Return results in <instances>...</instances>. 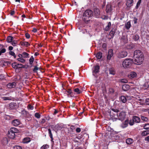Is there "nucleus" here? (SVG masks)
<instances>
[{
    "instance_id": "obj_1",
    "label": "nucleus",
    "mask_w": 149,
    "mask_h": 149,
    "mask_svg": "<svg viewBox=\"0 0 149 149\" xmlns=\"http://www.w3.org/2000/svg\"><path fill=\"white\" fill-rule=\"evenodd\" d=\"M134 56L135 58L134 61L137 65H140L144 60V56L142 52L139 50H136L134 53Z\"/></svg>"
},
{
    "instance_id": "obj_2",
    "label": "nucleus",
    "mask_w": 149,
    "mask_h": 149,
    "mask_svg": "<svg viewBox=\"0 0 149 149\" xmlns=\"http://www.w3.org/2000/svg\"><path fill=\"white\" fill-rule=\"evenodd\" d=\"M93 16V11L91 10H87L83 13V19L86 23L88 24Z\"/></svg>"
},
{
    "instance_id": "obj_3",
    "label": "nucleus",
    "mask_w": 149,
    "mask_h": 149,
    "mask_svg": "<svg viewBox=\"0 0 149 149\" xmlns=\"http://www.w3.org/2000/svg\"><path fill=\"white\" fill-rule=\"evenodd\" d=\"M17 128L14 127L11 128L8 132V137L11 139H13L15 136V133H17Z\"/></svg>"
},
{
    "instance_id": "obj_4",
    "label": "nucleus",
    "mask_w": 149,
    "mask_h": 149,
    "mask_svg": "<svg viewBox=\"0 0 149 149\" xmlns=\"http://www.w3.org/2000/svg\"><path fill=\"white\" fill-rule=\"evenodd\" d=\"M133 61V60L132 59H125L123 62V66L124 68H128L131 66Z\"/></svg>"
},
{
    "instance_id": "obj_5",
    "label": "nucleus",
    "mask_w": 149,
    "mask_h": 149,
    "mask_svg": "<svg viewBox=\"0 0 149 149\" xmlns=\"http://www.w3.org/2000/svg\"><path fill=\"white\" fill-rule=\"evenodd\" d=\"M50 126L52 130L56 132L61 130L63 127L62 125L59 124H57L56 125H51Z\"/></svg>"
},
{
    "instance_id": "obj_6",
    "label": "nucleus",
    "mask_w": 149,
    "mask_h": 149,
    "mask_svg": "<svg viewBox=\"0 0 149 149\" xmlns=\"http://www.w3.org/2000/svg\"><path fill=\"white\" fill-rule=\"evenodd\" d=\"M127 55V52L125 51L119 52L117 55V57L119 58H123L126 57Z\"/></svg>"
},
{
    "instance_id": "obj_7",
    "label": "nucleus",
    "mask_w": 149,
    "mask_h": 149,
    "mask_svg": "<svg viewBox=\"0 0 149 149\" xmlns=\"http://www.w3.org/2000/svg\"><path fill=\"white\" fill-rule=\"evenodd\" d=\"M117 116L118 120L123 121L125 118L126 114L125 112L122 111L119 113V115H118V114H117Z\"/></svg>"
},
{
    "instance_id": "obj_8",
    "label": "nucleus",
    "mask_w": 149,
    "mask_h": 149,
    "mask_svg": "<svg viewBox=\"0 0 149 149\" xmlns=\"http://www.w3.org/2000/svg\"><path fill=\"white\" fill-rule=\"evenodd\" d=\"M9 107L11 110L16 109L18 108L19 106L16 103L12 102L9 104Z\"/></svg>"
},
{
    "instance_id": "obj_9",
    "label": "nucleus",
    "mask_w": 149,
    "mask_h": 149,
    "mask_svg": "<svg viewBox=\"0 0 149 149\" xmlns=\"http://www.w3.org/2000/svg\"><path fill=\"white\" fill-rule=\"evenodd\" d=\"M66 92H67V95L68 97H72L73 95V93L72 88H67L65 89Z\"/></svg>"
},
{
    "instance_id": "obj_10",
    "label": "nucleus",
    "mask_w": 149,
    "mask_h": 149,
    "mask_svg": "<svg viewBox=\"0 0 149 149\" xmlns=\"http://www.w3.org/2000/svg\"><path fill=\"white\" fill-rule=\"evenodd\" d=\"M100 69V67L99 65H96L94 67V69L93 72V74L95 77H97V75L95 74L99 72V70Z\"/></svg>"
},
{
    "instance_id": "obj_11",
    "label": "nucleus",
    "mask_w": 149,
    "mask_h": 149,
    "mask_svg": "<svg viewBox=\"0 0 149 149\" xmlns=\"http://www.w3.org/2000/svg\"><path fill=\"white\" fill-rule=\"evenodd\" d=\"M113 55V50L111 49H110L109 50L108 52V54L107 55V60H109L111 57Z\"/></svg>"
},
{
    "instance_id": "obj_12",
    "label": "nucleus",
    "mask_w": 149,
    "mask_h": 149,
    "mask_svg": "<svg viewBox=\"0 0 149 149\" xmlns=\"http://www.w3.org/2000/svg\"><path fill=\"white\" fill-rule=\"evenodd\" d=\"M128 42L127 38L125 36H123L120 39V42L122 45H123Z\"/></svg>"
},
{
    "instance_id": "obj_13",
    "label": "nucleus",
    "mask_w": 149,
    "mask_h": 149,
    "mask_svg": "<svg viewBox=\"0 0 149 149\" xmlns=\"http://www.w3.org/2000/svg\"><path fill=\"white\" fill-rule=\"evenodd\" d=\"M94 15L96 18H99L100 15L99 9L98 8H95L94 10Z\"/></svg>"
},
{
    "instance_id": "obj_14",
    "label": "nucleus",
    "mask_w": 149,
    "mask_h": 149,
    "mask_svg": "<svg viewBox=\"0 0 149 149\" xmlns=\"http://www.w3.org/2000/svg\"><path fill=\"white\" fill-rule=\"evenodd\" d=\"M137 76V74L134 72H131L128 75V77L131 79L135 78Z\"/></svg>"
},
{
    "instance_id": "obj_15",
    "label": "nucleus",
    "mask_w": 149,
    "mask_h": 149,
    "mask_svg": "<svg viewBox=\"0 0 149 149\" xmlns=\"http://www.w3.org/2000/svg\"><path fill=\"white\" fill-rule=\"evenodd\" d=\"M12 123L14 126H17L20 124V122L19 119H16L13 120Z\"/></svg>"
},
{
    "instance_id": "obj_16",
    "label": "nucleus",
    "mask_w": 149,
    "mask_h": 149,
    "mask_svg": "<svg viewBox=\"0 0 149 149\" xmlns=\"http://www.w3.org/2000/svg\"><path fill=\"white\" fill-rule=\"evenodd\" d=\"M112 10L111 6L110 4H107L106 6V11L108 13L110 14Z\"/></svg>"
},
{
    "instance_id": "obj_17",
    "label": "nucleus",
    "mask_w": 149,
    "mask_h": 149,
    "mask_svg": "<svg viewBox=\"0 0 149 149\" xmlns=\"http://www.w3.org/2000/svg\"><path fill=\"white\" fill-rule=\"evenodd\" d=\"M16 84L15 82H13L11 83H9L7 85V88H14L16 86Z\"/></svg>"
},
{
    "instance_id": "obj_18",
    "label": "nucleus",
    "mask_w": 149,
    "mask_h": 149,
    "mask_svg": "<svg viewBox=\"0 0 149 149\" xmlns=\"http://www.w3.org/2000/svg\"><path fill=\"white\" fill-rule=\"evenodd\" d=\"M76 86H75L74 88L73 89L74 92L76 93V94L78 95L81 94L82 93V91L80 90L79 88H76Z\"/></svg>"
},
{
    "instance_id": "obj_19",
    "label": "nucleus",
    "mask_w": 149,
    "mask_h": 149,
    "mask_svg": "<svg viewBox=\"0 0 149 149\" xmlns=\"http://www.w3.org/2000/svg\"><path fill=\"white\" fill-rule=\"evenodd\" d=\"M130 86L127 84H124L122 87L123 90L125 91H128L130 88Z\"/></svg>"
},
{
    "instance_id": "obj_20",
    "label": "nucleus",
    "mask_w": 149,
    "mask_h": 149,
    "mask_svg": "<svg viewBox=\"0 0 149 149\" xmlns=\"http://www.w3.org/2000/svg\"><path fill=\"white\" fill-rule=\"evenodd\" d=\"M129 123L128 119H126L125 121V122L123 123L121 125V127L123 128H125L127 127Z\"/></svg>"
},
{
    "instance_id": "obj_21",
    "label": "nucleus",
    "mask_w": 149,
    "mask_h": 149,
    "mask_svg": "<svg viewBox=\"0 0 149 149\" xmlns=\"http://www.w3.org/2000/svg\"><path fill=\"white\" fill-rule=\"evenodd\" d=\"M120 100L123 103H126L127 101V99L126 96L122 95L120 96Z\"/></svg>"
},
{
    "instance_id": "obj_22",
    "label": "nucleus",
    "mask_w": 149,
    "mask_h": 149,
    "mask_svg": "<svg viewBox=\"0 0 149 149\" xmlns=\"http://www.w3.org/2000/svg\"><path fill=\"white\" fill-rule=\"evenodd\" d=\"M132 118L134 122L136 123H139L140 122V119L138 116H134Z\"/></svg>"
},
{
    "instance_id": "obj_23",
    "label": "nucleus",
    "mask_w": 149,
    "mask_h": 149,
    "mask_svg": "<svg viewBox=\"0 0 149 149\" xmlns=\"http://www.w3.org/2000/svg\"><path fill=\"white\" fill-rule=\"evenodd\" d=\"M116 31V30L115 29H112L110 32L109 35H110L111 36V38H113V37Z\"/></svg>"
},
{
    "instance_id": "obj_24",
    "label": "nucleus",
    "mask_w": 149,
    "mask_h": 149,
    "mask_svg": "<svg viewBox=\"0 0 149 149\" xmlns=\"http://www.w3.org/2000/svg\"><path fill=\"white\" fill-rule=\"evenodd\" d=\"M48 133L49 136L51 139V141L52 142H54L53 139V135L52 134V132L50 129L49 128L48 129Z\"/></svg>"
},
{
    "instance_id": "obj_25",
    "label": "nucleus",
    "mask_w": 149,
    "mask_h": 149,
    "mask_svg": "<svg viewBox=\"0 0 149 149\" xmlns=\"http://www.w3.org/2000/svg\"><path fill=\"white\" fill-rule=\"evenodd\" d=\"M131 26V24L130 21H129L125 24V27L127 30H129Z\"/></svg>"
},
{
    "instance_id": "obj_26",
    "label": "nucleus",
    "mask_w": 149,
    "mask_h": 149,
    "mask_svg": "<svg viewBox=\"0 0 149 149\" xmlns=\"http://www.w3.org/2000/svg\"><path fill=\"white\" fill-rule=\"evenodd\" d=\"M149 134V130L143 131L141 133V135L143 136H146Z\"/></svg>"
},
{
    "instance_id": "obj_27",
    "label": "nucleus",
    "mask_w": 149,
    "mask_h": 149,
    "mask_svg": "<svg viewBox=\"0 0 149 149\" xmlns=\"http://www.w3.org/2000/svg\"><path fill=\"white\" fill-rule=\"evenodd\" d=\"M126 142L127 144H131L133 143V140L132 139L128 138L126 139Z\"/></svg>"
},
{
    "instance_id": "obj_28",
    "label": "nucleus",
    "mask_w": 149,
    "mask_h": 149,
    "mask_svg": "<svg viewBox=\"0 0 149 149\" xmlns=\"http://www.w3.org/2000/svg\"><path fill=\"white\" fill-rule=\"evenodd\" d=\"M133 2V0H128L127 1V7H130L132 5V3Z\"/></svg>"
},
{
    "instance_id": "obj_29",
    "label": "nucleus",
    "mask_w": 149,
    "mask_h": 149,
    "mask_svg": "<svg viewBox=\"0 0 149 149\" xmlns=\"http://www.w3.org/2000/svg\"><path fill=\"white\" fill-rule=\"evenodd\" d=\"M111 22H109L107 25L104 28V30L106 31H108L111 27Z\"/></svg>"
},
{
    "instance_id": "obj_30",
    "label": "nucleus",
    "mask_w": 149,
    "mask_h": 149,
    "mask_svg": "<svg viewBox=\"0 0 149 149\" xmlns=\"http://www.w3.org/2000/svg\"><path fill=\"white\" fill-rule=\"evenodd\" d=\"M21 45L22 46H24L26 47H28L30 45V44L28 42L26 41L21 42Z\"/></svg>"
},
{
    "instance_id": "obj_31",
    "label": "nucleus",
    "mask_w": 149,
    "mask_h": 149,
    "mask_svg": "<svg viewBox=\"0 0 149 149\" xmlns=\"http://www.w3.org/2000/svg\"><path fill=\"white\" fill-rule=\"evenodd\" d=\"M96 57L98 59H101L102 57V53L100 52L97 53L96 55Z\"/></svg>"
},
{
    "instance_id": "obj_32",
    "label": "nucleus",
    "mask_w": 149,
    "mask_h": 149,
    "mask_svg": "<svg viewBox=\"0 0 149 149\" xmlns=\"http://www.w3.org/2000/svg\"><path fill=\"white\" fill-rule=\"evenodd\" d=\"M13 38V37L10 36H8L6 39V41L8 43L11 42L12 41Z\"/></svg>"
},
{
    "instance_id": "obj_33",
    "label": "nucleus",
    "mask_w": 149,
    "mask_h": 149,
    "mask_svg": "<svg viewBox=\"0 0 149 149\" xmlns=\"http://www.w3.org/2000/svg\"><path fill=\"white\" fill-rule=\"evenodd\" d=\"M133 47L132 45H126L125 48V49L130 50L132 49Z\"/></svg>"
},
{
    "instance_id": "obj_34",
    "label": "nucleus",
    "mask_w": 149,
    "mask_h": 149,
    "mask_svg": "<svg viewBox=\"0 0 149 149\" xmlns=\"http://www.w3.org/2000/svg\"><path fill=\"white\" fill-rule=\"evenodd\" d=\"M109 73L112 75H114L115 72L113 68H110L109 70Z\"/></svg>"
},
{
    "instance_id": "obj_35",
    "label": "nucleus",
    "mask_w": 149,
    "mask_h": 149,
    "mask_svg": "<svg viewBox=\"0 0 149 149\" xmlns=\"http://www.w3.org/2000/svg\"><path fill=\"white\" fill-rule=\"evenodd\" d=\"M23 58H28L29 57V54L26 52H23L22 53Z\"/></svg>"
},
{
    "instance_id": "obj_36",
    "label": "nucleus",
    "mask_w": 149,
    "mask_h": 149,
    "mask_svg": "<svg viewBox=\"0 0 149 149\" xmlns=\"http://www.w3.org/2000/svg\"><path fill=\"white\" fill-rule=\"evenodd\" d=\"M31 141L30 138H25L24 139L23 142L25 143H27L30 142Z\"/></svg>"
},
{
    "instance_id": "obj_37",
    "label": "nucleus",
    "mask_w": 149,
    "mask_h": 149,
    "mask_svg": "<svg viewBox=\"0 0 149 149\" xmlns=\"http://www.w3.org/2000/svg\"><path fill=\"white\" fill-rule=\"evenodd\" d=\"M139 38V36L137 34L134 35L133 37V39L135 41L138 40Z\"/></svg>"
},
{
    "instance_id": "obj_38",
    "label": "nucleus",
    "mask_w": 149,
    "mask_h": 149,
    "mask_svg": "<svg viewBox=\"0 0 149 149\" xmlns=\"http://www.w3.org/2000/svg\"><path fill=\"white\" fill-rule=\"evenodd\" d=\"M143 87L146 89L148 88L149 87V81L145 82L143 85Z\"/></svg>"
},
{
    "instance_id": "obj_39",
    "label": "nucleus",
    "mask_w": 149,
    "mask_h": 149,
    "mask_svg": "<svg viewBox=\"0 0 149 149\" xmlns=\"http://www.w3.org/2000/svg\"><path fill=\"white\" fill-rule=\"evenodd\" d=\"M34 60V58L33 56H31L29 60V64L32 65Z\"/></svg>"
},
{
    "instance_id": "obj_40",
    "label": "nucleus",
    "mask_w": 149,
    "mask_h": 149,
    "mask_svg": "<svg viewBox=\"0 0 149 149\" xmlns=\"http://www.w3.org/2000/svg\"><path fill=\"white\" fill-rule=\"evenodd\" d=\"M143 129L145 130H149V124H146L144 125L143 126Z\"/></svg>"
},
{
    "instance_id": "obj_41",
    "label": "nucleus",
    "mask_w": 149,
    "mask_h": 149,
    "mask_svg": "<svg viewBox=\"0 0 149 149\" xmlns=\"http://www.w3.org/2000/svg\"><path fill=\"white\" fill-rule=\"evenodd\" d=\"M2 141L3 144V145L7 144L8 143L7 139L6 138H4L3 139V140H2Z\"/></svg>"
},
{
    "instance_id": "obj_42",
    "label": "nucleus",
    "mask_w": 149,
    "mask_h": 149,
    "mask_svg": "<svg viewBox=\"0 0 149 149\" xmlns=\"http://www.w3.org/2000/svg\"><path fill=\"white\" fill-rule=\"evenodd\" d=\"M111 111L116 113V114L117 115V114H118V113L119 111V110L116 108H111Z\"/></svg>"
},
{
    "instance_id": "obj_43",
    "label": "nucleus",
    "mask_w": 149,
    "mask_h": 149,
    "mask_svg": "<svg viewBox=\"0 0 149 149\" xmlns=\"http://www.w3.org/2000/svg\"><path fill=\"white\" fill-rule=\"evenodd\" d=\"M49 147L48 145H44L41 147L40 149H46L48 148Z\"/></svg>"
},
{
    "instance_id": "obj_44",
    "label": "nucleus",
    "mask_w": 149,
    "mask_h": 149,
    "mask_svg": "<svg viewBox=\"0 0 149 149\" xmlns=\"http://www.w3.org/2000/svg\"><path fill=\"white\" fill-rule=\"evenodd\" d=\"M39 70V68L37 66V65H36L34 66V68H33V71L34 72H37V71L38 70Z\"/></svg>"
},
{
    "instance_id": "obj_45",
    "label": "nucleus",
    "mask_w": 149,
    "mask_h": 149,
    "mask_svg": "<svg viewBox=\"0 0 149 149\" xmlns=\"http://www.w3.org/2000/svg\"><path fill=\"white\" fill-rule=\"evenodd\" d=\"M141 119L145 121H147L148 120V119L147 117L144 116H141Z\"/></svg>"
},
{
    "instance_id": "obj_46",
    "label": "nucleus",
    "mask_w": 149,
    "mask_h": 149,
    "mask_svg": "<svg viewBox=\"0 0 149 149\" xmlns=\"http://www.w3.org/2000/svg\"><path fill=\"white\" fill-rule=\"evenodd\" d=\"M34 116H35L37 118H40L41 116L40 114L38 112L35 113Z\"/></svg>"
},
{
    "instance_id": "obj_47",
    "label": "nucleus",
    "mask_w": 149,
    "mask_h": 149,
    "mask_svg": "<svg viewBox=\"0 0 149 149\" xmlns=\"http://www.w3.org/2000/svg\"><path fill=\"white\" fill-rule=\"evenodd\" d=\"M114 92V90L112 88H109V93L111 94H113Z\"/></svg>"
},
{
    "instance_id": "obj_48",
    "label": "nucleus",
    "mask_w": 149,
    "mask_h": 149,
    "mask_svg": "<svg viewBox=\"0 0 149 149\" xmlns=\"http://www.w3.org/2000/svg\"><path fill=\"white\" fill-rule=\"evenodd\" d=\"M13 149H22V148L19 146L16 145L13 146Z\"/></svg>"
},
{
    "instance_id": "obj_49",
    "label": "nucleus",
    "mask_w": 149,
    "mask_h": 149,
    "mask_svg": "<svg viewBox=\"0 0 149 149\" xmlns=\"http://www.w3.org/2000/svg\"><path fill=\"white\" fill-rule=\"evenodd\" d=\"M3 100H11V99L10 97H3L2 98Z\"/></svg>"
},
{
    "instance_id": "obj_50",
    "label": "nucleus",
    "mask_w": 149,
    "mask_h": 149,
    "mask_svg": "<svg viewBox=\"0 0 149 149\" xmlns=\"http://www.w3.org/2000/svg\"><path fill=\"white\" fill-rule=\"evenodd\" d=\"M11 44L13 46H16V45L17 43V42L16 40H14L12 41L11 42Z\"/></svg>"
},
{
    "instance_id": "obj_51",
    "label": "nucleus",
    "mask_w": 149,
    "mask_h": 149,
    "mask_svg": "<svg viewBox=\"0 0 149 149\" xmlns=\"http://www.w3.org/2000/svg\"><path fill=\"white\" fill-rule=\"evenodd\" d=\"M18 61L21 62L22 63H24L25 62V60L23 58H18L17 59Z\"/></svg>"
},
{
    "instance_id": "obj_52",
    "label": "nucleus",
    "mask_w": 149,
    "mask_h": 149,
    "mask_svg": "<svg viewBox=\"0 0 149 149\" xmlns=\"http://www.w3.org/2000/svg\"><path fill=\"white\" fill-rule=\"evenodd\" d=\"M5 79V77L4 74H0V80H4Z\"/></svg>"
},
{
    "instance_id": "obj_53",
    "label": "nucleus",
    "mask_w": 149,
    "mask_h": 149,
    "mask_svg": "<svg viewBox=\"0 0 149 149\" xmlns=\"http://www.w3.org/2000/svg\"><path fill=\"white\" fill-rule=\"evenodd\" d=\"M134 122L132 118V119L130 120L129 124L130 125H132L134 124Z\"/></svg>"
},
{
    "instance_id": "obj_54",
    "label": "nucleus",
    "mask_w": 149,
    "mask_h": 149,
    "mask_svg": "<svg viewBox=\"0 0 149 149\" xmlns=\"http://www.w3.org/2000/svg\"><path fill=\"white\" fill-rule=\"evenodd\" d=\"M127 82V80L125 79H122L120 80V82L122 83H126Z\"/></svg>"
},
{
    "instance_id": "obj_55",
    "label": "nucleus",
    "mask_w": 149,
    "mask_h": 149,
    "mask_svg": "<svg viewBox=\"0 0 149 149\" xmlns=\"http://www.w3.org/2000/svg\"><path fill=\"white\" fill-rule=\"evenodd\" d=\"M12 67L14 68L17 69V67L16 64V63H14L12 64Z\"/></svg>"
},
{
    "instance_id": "obj_56",
    "label": "nucleus",
    "mask_w": 149,
    "mask_h": 149,
    "mask_svg": "<svg viewBox=\"0 0 149 149\" xmlns=\"http://www.w3.org/2000/svg\"><path fill=\"white\" fill-rule=\"evenodd\" d=\"M145 103L146 105H149V98H147L145 100Z\"/></svg>"
},
{
    "instance_id": "obj_57",
    "label": "nucleus",
    "mask_w": 149,
    "mask_h": 149,
    "mask_svg": "<svg viewBox=\"0 0 149 149\" xmlns=\"http://www.w3.org/2000/svg\"><path fill=\"white\" fill-rule=\"evenodd\" d=\"M28 107L29 109H30L31 110H33V106L31 105V104H29L28 105Z\"/></svg>"
},
{
    "instance_id": "obj_58",
    "label": "nucleus",
    "mask_w": 149,
    "mask_h": 149,
    "mask_svg": "<svg viewBox=\"0 0 149 149\" xmlns=\"http://www.w3.org/2000/svg\"><path fill=\"white\" fill-rule=\"evenodd\" d=\"M17 67V69H19L20 68H24V67H19V66H23V65L22 64H16Z\"/></svg>"
},
{
    "instance_id": "obj_59",
    "label": "nucleus",
    "mask_w": 149,
    "mask_h": 149,
    "mask_svg": "<svg viewBox=\"0 0 149 149\" xmlns=\"http://www.w3.org/2000/svg\"><path fill=\"white\" fill-rule=\"evenodd\" d=\"M6 49L5 48H3L0 50V52L1 53H3L6 52Z\"/></svg>"
},
{
    "instance_id": "obj_60",
    "label": "nucleus",
    "mask_w": 149,
    "mask_h": 149,
    "mask_svg": "<svg viewBox=\"0 0 149 149\" xmlns=\"http://www.w3.org/2000/svg\"><path fill=\"white\" fill-rule=\"evenodd\" d=\"M75 129V127L73 125H71L70 127V130L72 131V132Z\"/></svg>"
},
{
    "instance_id": "obj_61",
    "label": "nucleus",
    "mask_w": 149,
    "mask_h": 149,
    "mask_svg": "<svg viewBox=\"0 0 149 149\" xmlns=\"http://www.w3.org/2000/svg\"><path fill=\"white\" fill-rule=\"evenodd\" d=\"M25 36L27 39H29L30 37V34L28 33H25Z\"/></svg>"
},
{
    "instance_id": "obj_62",
    "label": "nucleus",
    "mask_w": 149,
    "mask_h": 149,
    "mask_svg": "<svg viewBox=\"0 0 149 149\" xmlns=\"http://www.w3.org/2000/svg\"><path fill=\"white\" fill-rule=\"evenodd\" d=\"M76 132L77 133H79L81 131V129L79 127H77L76 130Z\"/></svg>"
},
{
    "instance_id": "obj_63",
    "label": "nucleus",
    "mask_w": 149,
    "mask_h": 149,
    "mask_svg": "<svg viewBox=\"0 0 149 149\" xmlns=\"http://www.w3.org/2000/svg\"><path fill=\"white\" fill-rule=\"evenodd\" d=\"M137 20L138 19L137 18H136V17H134V24H136L137 23Z\"/></svg>"
},
{
    "instance_id": "obj_64",
    "label": "nucleus",
    "mask_w": 149,
    "mask_h": 149,
    "mask_svg": "<svg viewBox=\"0 0 149 149\" xmlns=\"http://www.w3.org/2000/svg\"><path fill=\"white\" fill-rule=\"evenodd\" d=\"M9 53L10 55H11L12 56H14V55H15V54L13 52L11 51H9Z\"/></svg>"
}]
</instances>
